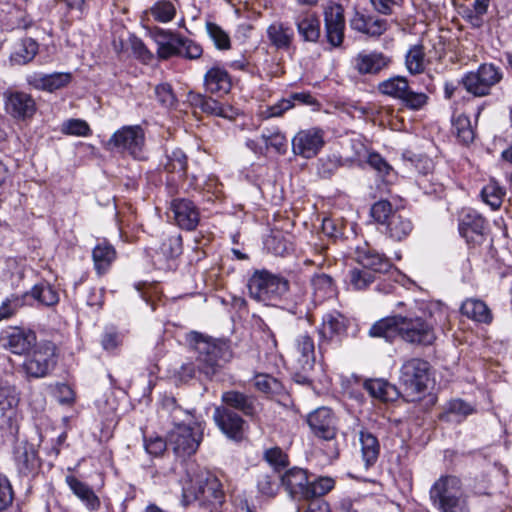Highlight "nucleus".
<instances>
[{"label": "nucleus", "instance_id": "obj_3", "mask_svg": "<svg viewBox=\"0 0 512 512\" xmlns=\"http://www.w3.org/2000/svg\"><path fill=\"white\" fill-rule=\"evenodd\" d=\"M429 495L440 512H470L462 482L456 476H441L430 488Z\"/></svg>", "mask_w": 512, "mask_h": 512}, {"label": "nucleus", "instance_id": "obj_59", "mask_svg": "<svg viewBox=\"0 0 512 512\" xmlns=\"http://www.w3.org/2000/svg\"><path fill=\"white\" fill-rule=\"evenodd\" d=\"M129 41L132 53L136 59L141 61L143 64H149L153 61V53L146 47L140 38L132 36Z\"/></svg>", "mask_w": 512, "mask_h": 512}, {"label": "nucleus", "instance_id": "obj_25", "mask_svg": "<svg viewBox=\"0 0 512 512\" xmlns=\"http://www.w3.org/2000/svg\"><path fill=\"white\" fill-rule=\"evenodd\" d=\"M486 220L476 211L463 212L459 222V232L467 242H479L483 238Z\"/></svg>", "mask_w": 512, "mask_h": 512}, {"label": "nucleus", "instance_id": "obj_61", "mask_svg": "<svg viewBox=\"0 0 512 512\" xmlns=\"http://www.w3.org/2000/svg\"><path fill=\"white\" fill-rule=\"evenodd\" d=\"M394 212L391 203L387 200H380L371 207V216L381 224H386Z\"/></svg>", "mask_w": 512, "mask_h": 512}, {"label": "nucleus", "instance_id": "obj_4", "mask_svg": "<svg viewBox=\"0 0 512 512\" xmlns=\"http://www.w3.org/2000/svg\"><path fill=\"white\" fill-rule=\"evenodd\" d=\"M109 151L128 155L135 160L147 159L145 131L140 125H127L115 131L105 145Z\"/></svg>", "mask_w": 512, "mask_h": 512}, {"label": "nucleus", "instance_id": "obj_60", "mask_svg": "<svg viewBox=\"0 0 512 512\" xmlns=\"http://www.w3.org/2000/svg\"><path fill=\"white\" fill-rule=\"evenodd\" d=\"M367 163L382 178L388 177L393 172L392 166L377 152L368 154Z\"/></svg>", "mask_w": 512, "mask_h": 512}, {"label": "nucleus", "instance_id": "obj_10", "mask_svg": "<svg viewBox=\"0 0 512 512\" xmlns=\"http://www.w3.org/2000/svg\"><path fill=\"white\" fill-rule=\"evenodd\" d=\"M56 365L55 348L51 345L41 346L34 350L22 364L27 378H44Z\"/></svg>", "mask_w": 512, "mask_h": 512}, {"label": "nucleus", "instance_id": "obj_46", "mask_svg": "<svg viewBox=\"0 0 512 512\" xmlns=\"http://www.w3.org/2000/svg\"><path fill=\"white\" fill-rule=\"evenodd\" d=\"M364 387L372 397L382 401L391 400L395 392V388L383 379L367 380Z\"/></svg>", "mask_w": 512, "mask_h": 512}, {"label": "nucleus", "instance_id": "obj_2", "mask_svg": "<svg viewBox=\"0 0 512 512\" xmlns=\"http://www.w3.org/2000/svg\"><path fill=\"white\" fill-rule=\"evenodd\" d=\"M191 341L197 353L195 365L207 378L214 376L224 362L231 358L230 346L226 341L213 339L198 332L191 333Z\"/></svg>", "mask_w": 512, "mask_h": 512}, {"label": "nucleus", "instance_id": "obj_54", "mask_svg": "<svg viewBox=\"0 0 512 512\" xmlns=\"http://www.w3.org/2000/svg\"><path fill=\"white\" fill-rule=\"evenodd\" d=\"M279 479L280 477L276 471L272 473H261L257 480L259 492L268 497L275 496L279 487Z\"/></svg>", "mask_w": 512, "mask_h": 512}, {"label": "nucleus", "instance_id": "obj_27", "mask_svg": "<svg viewBox=\"0 0 512 512\" xmlns=\"http://www.w3.org/2000/svg\"><path fill=\"white\" fill-rule=\"evenodd\" d=\"M312 301L315 305L335 297L338 288L333 277L326 273H315L310 279Z\"/></svg>", "mask_w": 512, "mask_h": 512}, {"label": "nucleus", "instance_id": "obj_19", "mask_svg": "<svg viewBox=\"0 0 512 512\" xmlns=\"http://www.w3.org/2000/svg\"><path fill=\"white\" fill-rule=\"evenodd\" d=\"M213 419L227 437L234 440L242 439L245 421L236 412L228 407L219 406L214 410Z\"/></svg>", "mask_w": 512, "mask_h": 512}, {"label": "nucleus", "instance_id": "obj_63", "mask_svg": "<svg viewBox=\"0 0 512 512\" xmlns=\"http://www.w3.org/2000/svg\"><path fill=\"white\" fill-rule=\"evenodd\" d=\"M62 131L68 135L75 136H88L91 134V129L86 121L81 119H70L62 126Z\"/></svg>", "mask_w": 512, "mask_h": 512}, {"label": "nucleus", "instance_id": "obj_18", "mask_svg": "<svg viewBox=\"0 0 512 512\" xmlns=\"http://www.w3.org/2000/svg\"><path fill=\"white\" fill-rule=\"evenodd\" d=\"M26 81L35 90L53 93L67 87L72 81V74L70 72H53L50 74L33 72L26 76Z\"/></svg>", "mask_w": 512, "mask_h": 512}, {"label": "nucleus", "instance_id": "obj_15", "mask_svg": "<svg viewBox=\"0 0 512 512\" xmlns=\"http://www.w3.org/2000/svg\"><path fill=\"white\" fill-rule=\"evenodd\" d=\"M176 224L183 230L193 231L200 222V211L197 205L188 198H173L169 206Z\"/></svg>", "mask_w": 512, "mask_h": 512}, {"label": "nucleus", "instance_id": "obj_21", "mask_svg": "<svg viewBox=\"0 0 512 512\" xmlns=\"http://www.w3.org/2000/svg\"><path fill=\"white\" fill-rule=\"evenodd\" d=\"M6 111L14 118L26 119L36 112V103L30 94L15 91L6 94Z\"/></svg>", "mask_w": 512, "mask_h": 512}, {"label": "nucleus", "instance_id": "obj_20", "mask_svg": "<svg viewBox=\"0 0 512 512\" xmlns=\"http://www.w3.org/2000/svg\"><path fill=\"white\" fill-rule=\"evenodd\" d=\"M195 499L207 505L211 512L218 510L225 499L222 484L215 476H209L199 483Z\"/></svg>", "mask_w": 512, "mask_h": 512}, {"label": "nucleus", "instance_id": "obj_12", "mask_svg": "<svg viewBox=\"0 0 512 512\" xmlns=\"http://www.w3.org/2000/svg\"><path fill=\"white\" fill-rule=\"evenodd\" d=\"M36 334L30 329L7 327L0 333V345L15 355H25L36 345Z\"/></svg>", "mask_w": 512, "mask_h": 512}, {"label": "nucleus", "instance_id": "obj_36", "mask_svg": "<svg viewBox=\"0 0 512 512\" xmlns=\"http://www.w3.org/2000/svg\"><path fill=\"white\" fill-rule=\"evenodd\" d=\"M92 258L94 268L97 274L101 276L109 270L116 259V251L111 244L101 242L94 247L92 251Z\"/></svg>", "mask_w": 512, "mask_h": 512}, {"label": "nucleus", "instance_id": "obj_45", "mask_svg": "<svg viewBox=\"0 0 512 512\" xmlns=\"http://www.w3.org/2000/svg\"><path fill=\"white\" fill-rule=\"evenodd\" d=\"M265 247L276 256H283L293 249L289 235H285L281 231H272L265 240Z\"/></svg>", "mask_w": 512, "mask_h": 512}, {"label": "nucleus", "instance_id": "obj_50", "mask_svg": "<svg viewBox=\"0 0 512 512\" xmlns=\"http://www.w3.org/2000/svg\"><path fill=\"white\" fill-rule=\"evenodd\" d=\"M504 195V190L495 181H490L481 190V197L483 201L491 206L493 210H496L501 206Z\"/></svg>", "mask_w": 512, "mask_h": 512}, {"label": "nucleus", "instance_id": "obj_47", "mask_svg": "<svg viewBox=\"0 0 512 512\" xmlns=\"http://www.w3.org/2000/svg\"><path fill=\"white\" fill-rule=\"evenodd\" d=\"M26 296L27 294H11L6 297L0 304V322L15 316L19 309L24 306Z\"/></svg>", "mask_w": 512, "mask_h": 512}, {"label": "nucleus", "instance_id": "obj_35", "mask_svg": "<svg viewBox=\"0 0 512 512\" xmlns=\"http://www.w3.org/2000/svg\"><path fill=\"white\" fill-rule=\"evenodd\" d=\"M295 25L298 34L304 41L315 43L320 38V21L317 15L313 13L299 15L295 19Z\"/></svg>", "mask_w": 512, "mask_h": 512}, {"label": "nucleus", "instance_id": "obj_53", "mask_svg": "<svg viewBox=\"0 0 512 512\" xmlns=\"http://www.w3.org/2000/svg\"><path fill=\"white\" fill-rule=\"evenodd\" d=\"M159 253L167 259L178 257L182 253V237L180 234L166 236L160 247Z\"/></svg>", "mask_w": 512, "mask_h": 512}, {"label": "nucleus", "instance_id": "obj_31", "mask_svg": "<svg viewBox=\"0 0 512 512\" xmlns=\"http://www.w3.org/2000/svg\"><path fill=\"white\" fill-rule=\"evenodd\" d=\"M270 44L277 50L289 51L294 41V31L291 26L281 21L271 23L266 30Z\"/></svg>", "mask_w": 512, "mask_h": 512}, {"label": "nucleus", "instance_id": "obj_30", "mask_svg": "<svg viewBox=\"0 0 512 512\" xmlns=\"http://www.w3.org/2000/svg\"><path fill=\"white\" fill-rule=\"evenodd\" d=\"M295 351L300 368L306 372H311L316 361L315 344L312 336L308 333L298 335L295 339Z\"/></svg>", "mask_w": 512, "mask_h": 512}, {"label": "nucleus", "instance_id": "obj_24", "mask_svg": "<svg viewBox=\"0 0 512 512\" xmlns=\"http://www.w3.org/2000/svg\"><path fill=\"white\" fill-rule=\"evenodd\" d=\"M350 26L368 36L379 37L388 30L389 23L386 19L357 11L350 20Z\"/></svg>", "mask_w": 512, "mask_h": 512}, {"label": "nucleus", "instance_id": "obj_37", "mask_svg": "<svg viewBox=\"0 0 512 512\" xmlns=\"http://www.w3.org/2000/svg\"><path fill=\"white\" fill-rule=\"evenodd\" d=\"M399 322L400 315L382 318L371 326L369 335L371 337L384 338L386 341L391 342L397 335L399 336Z\"/></svg>", "mask_w": 512, "mask_h": 512}, {"label": "nucleus", "instance_id": "obj_57", "mask_svg": "<svg viewBox=\"0 0 512 512\" xmlns=\"http://www.w3.org/2000/svg\"><path fill=\"white\" fill-rule=\"evenodd\" d=\"M206 29L218 49L227 50L230 48V38L220 26L213 22H207Z\"/></svg>", "mask_w": 512, "mask_h": 512}, {"label": "nucleus", "instance_id": "obj_9", "mask_svg": "<svg viewBox=\"0 0 512 512\" xmlns=\"http://www.w3.org/2000/svg\"><path fill=\"white\" fill-rule=\"evenodd\" d=\"M202 440L198 426L180 425L174 427L168 435V442L178 457L194 454Z\"/></svg>", "mask_w": 512, "mask_h": 512}, {"label": "nucleus", "instance_id": "obj_26", "mask_svg": "<svg viewBox=\"0 0 512 512\" xmlns=\"http://www.w3.org/2000/svg\"><path fill=\"white\" fill-rule=\"evenodd\" d=\"M204 87L210 94H228L232 88L231 76L225 68L214 65L204 75Z\"/></svg>", "mask_w": 512, "mask_h": 512}, {"label": "nucleus", "instance_id": "obj_58", "mask_svg": "<svg viewBox=\"0 0 512 512\" xmlns=\"http://www.w3.org/2000/svg\"><path fill=\"white\" fill-rule=\"evenodd\" d=\"M155 96L157 101L166 108H172L176 105L177 98L169 83H160L155 87Z\"/></svg>", "mask_w": 512, "mask_h": 512}, {"label": "nucleus", "instance_id": "obj_29", "mask_svg": "<svg viewBox=\"0 0 512 512\" xmlns=\"http://www.w3.org/2000/svg\"><path fill=\"white\" fill-rule=\"evenodd\" d=\"M391 59L377 51L359 53L354 59V67L359 74H377L387 68Z\"/></svg>", "mask_w": 512, "mask_h": 512}, {"label": "nucleus", "instance_id": "obj_56", "mask_svg": "<svg viewBox=\"0 0 512 512\" xmlns=\"http://www.w3.org/2000/svg\"><path fill=\"white\" fill-rule=\"evenodd\" d=\"M20 402V393L14 386H7L0 389V409L10 411L17 408Z\"/></svg>", "mask_w": 512, "mask_h": 512}, {"label": "nucleus", "instance_id": "obj_17", "mask_svg": "<svg viewBox=\"0 0 512 512\" xmlns=\"http://www.w3.org/2000/svg\"><path fill=\"white\" fill-rule=\"evenodd\" d=\"M187 101L192 107L201 110V112L207 115L225 119H234L238 114L237 110L231 105L221 103L218 100L201 93L189 92Z\"/></svg>", "mask_w": 512, "mask_h": 512}, {"label": "nucleus", "instance_id": "obj_23", "mask_svg": "<svg viewBox=\"0 0 512 512\" xmlns=\"http://www.w3.org/2000/svg\"><path fill=\"white\" fill-rule=\"evenodd\" d=\"M355 259L364 269L374 273H387L392 268L391 261L369 246L357 247Z\"/></svg>", "mask_w": 512, "mask_h": 512}, {"label": "nucleus", "instance_id": "obj_6", "mask_svg": "<svg viewBox=\"0 0 512 512\" xmlns=\"http://www.w3.org/2000/svg\"><path fill=\"white\" fill-rule=\"evenodd\" d=\"M504 77L503 69L494 63H483L463 75L459 83L474 97H485Z\"/></svg>", "mask_w": 512, "mask_h": 512}, {"label": "nucleus", "instance_id": "obj_41", "mask_svg": "<svg viewBox=\"0 0 512 512\" xmlns=\"http://www.w3.org/2000/svg\"><path fill=\"white\" fill-rule=\"evenodd\" d=\"M38 52V44L32 38H25L16 45L11 54V61L18 65L30 62Z\"/></svg>", "mask_w": 512, "mask_h": 512}, {"label": "nucleus", "instance_id": "obj_64", "mask_svg": "<svg viewBox=\"0 0 512 512\" xmlns=\"http://www.w3.org/2000/svg\"><path fill=\"white\" fill-rule=\"evenodd\" d=\"M180 50H182V57L189 60L199 59L203 54V48L195 41L180 36Z\"/></svg>", "mask_w": 512, "mask_h": 512}, {"label": "nucleus", "instance_id": "obj_38", "mask_svg": "<svg viewBox=\"0 0 512 512\" xmlns=\"http://www.w3.org/2000/svg\"><path fill=\"white\" fill-rule=\"evenodd\" d=\"M413 230L411 220L400 212H394L390 220L386 223V231L390 238L401 241L406 238Z\"/></svg>", "mask_w": 512, "mask_h": 512}, {"label": "nucleus", "instance_id": "obj_16", "mask_svg": "<svg viewBox=\"0 0 512 512\" xmlns=\"http://www.w3.org/2000/svg\"><path fill=\"white\" fill-rule=\"evenodd\" d=\"M324 22L327 41L333 47H339L344 39V10L340 4L329 3L324 8Z\"/></svg>", "mask_w": 512, "mask_h": 512}, {"label": "nucleus", "instance_id": "obj_44", "mask_svg": "<svg viewBox=\"0 0 512 512\" xmlns=\"http://www.w3.org/2000/svg\"><path fill=\"white\" fill-rule=\"evenodd\" d=\"M162 165L168 173H176L184 178L187 170V156L182 150L174 149L166 154Z\"/></svg>", "mask_w": 512, "mask_h": 512}, {"label": "nucleus", "instance_id": "obj_33", "mask_svg": "<svg viewBox=\"0 0 512 512\" xmlns=\"http://www.w3.org/2000/svg\"><path fill=\"white\" fill-rule=\"evenodd\" d=\"M65 481L71 491L90 511H96L100 508L101 502L94 490L86 483L80 481L73 475H68Z\"/></svg>", "mask_w": 512, "mask_h": 512}, {"label": "nucleus", "instance_id": "obj_11", "mask_svg": "<svg viewBox=\"0 0 512 512\" xmlns=\"http://www.w3.org/2000/svg\"><path fill=\"white\" fill-rule=\"evenodd\" d=\"M324 136V131L318 127L300 130L291 141L293 153L304 159L314 158L325 145Z\"/></svg>", "mask_w": 512, "mask_h": 512}, {"label": "nucleus", "instance_id": "obj_22", "mask_svg": "<svg viewBox=\"0 0 512 512\" xmlns=\"http://www.w3.org/2000/svg\"><path fill=\"white\" fill-rule=\"evenodd\" d=\"M282 485L295 500H308L309 479L305 470L294 467L281 477Z\"/></svg>", "mask_w": 512, "mask_h": 512}, {"label": "nucleus", "instance_id": "obj_55", "mask_svg": "<svg viewBox=\"0 0 512 512\" xmlns=\"http://www.w3.org/2000/svg\"><path fill=\"white\" fill-rule=\"evenodd\" d=\"M334 480L330 477H320L309 484L308 500L321 499V497L330 492L334 487Z\"/></svg>", "mask_w": 512, "mask_h": 512}, {"label": "nucleus", "instance_id": "obj_52", "mask_svg": "<svg viewBox=\"0 0 512 512\" xmlns=\"http://www.w3.org/2000/svg\"><path fill=\"white\" fill-rule=\"evenodd\" d=\"M254 380L255 387L267 395L279 394L283 390L282 383L271 375L259 373Z\"/></svg>", "mask_w": 512, "mask_h": 512}, {"label": "nucleus", "instance_id": "obj_7", "mask_svg": "<svg viewBox=\"0 0 512 512\" xmlns=\"http://www.w3.org/2000/svg\"><path fill=\"white\" fill-rule=\"evenodd\" d=\"M430 365L420 358L406 360L400 368V384L409 401H417L427 388Z\"/></svg>", "mask_w": 512, "mask_h": 512}, {"label": "nucleus", "instance_id": "obj_42", "mask_svg": "<svg viewBox=\"0 0 512 512\" xmlns=\"http://www.w3.org/2000/svg\"><path fill=\"white\" fill-rule=\"evenodd\" d=\"M405 65L409 73H423L426 67V57L424 47L421 44L409 48L405 56Z\"/></svg>", "mask_w": 512, "mask_h": 512}, {"label": "nucleus", "instance_id": "obj_49", "mask_svg": "<svg viewBox=\"0 0 512 512\" xmlns=\"http://www.w3.org/2000/svg\"><path fill=\"white\" fill-rule=\"evenodd\" d=\"M375 281V275L362 268H353L348 274V283L354 290H365Z\"/></svg>", "mask_w": 512, "mask_h": 512}, {"label": "nucleus", "instance_id": "obj_43", "mask_svg": "<svg viewBox=\"0 0 512 512\" xmlns=\"http://www.w3.org/2000/svg\"><path fill=\"white\" fill-rule=\"evenodd\" d=\"M29 295L44 306H54L59 302V293L47 282L34 285Z\"/></svg>", "mask_w": 512, "mask_h": 512}, {"label": "nucleus", "instance_id": "obj_32", "mask_svg": "<svg viewBox=\"0 0 512 512\" xmlns=\"http://www.w3.org/2000/svg\"><path fill=\"white\" fill-rule=\"evenodd\" d=\"M460 311L462 315L468 319L479 323L489 325L493 321V314L488 305L481 299L468 298L466 299L461 307Z\"/></svg>", "mask_w": 512, "mask_h": 512}, {"label": "nucleus", "instance_id": "obj_62", "mask_svg": "<svg viewBox=\"0 0 512 512\" xmlns=\"http://www.w3.org/2000/svg\"><path fill=\"white\" fill-rule=\"evenodd\" d=\"M264 458L274 467L276 472L288 465V456L279 447L267 449L264 453Z\"/></svg>", "mask_w": 512, "mask_h": 512}, {"label": "nucleus", "instance_id": "obj_34", "mask_svg": "<svg viewBox=\"0 0 512 512\" xmlns=\"http://www.w3.org/2000/svg\"><path fill=\"white\" fill-rule=\"evenodd\" d=\"M224 407H228L241 411L246 416H254L256 414L255 399L247 394L239 391H226L221 396Z\"/></svg>", "mask_w": 512, "mask_h": 512}, {"label": "nucleus", "instance_id": "obj_13", "mask_svg": "<svg viewBox=\"0 0 512 512\" xmlns=\"http://www.w3.org/2000/svg\"><path fill=\"white\" fill-rule=\"evenodd\" d=\"M349 320L338 311H333L323 316L322 323L318 328L319 344L318 349L322 354L325 346L334 338H342L347 334Z\"/></svg>", "mask_w": 512, "mask_h": 512}, {"label": "nucleus", "instance_id": "obj_40", "mask_svg": "<svg viewBox=\"0 0 512 512\" xmlns=\"http://www.w3.org/2000/svg\"><path fill=\"white\" fill-rule=\"evenodd\" d=\"M360 443L362 458L366 467L374 465L380 453V444L377 437L371 432L363 430L360 432Z\"/></svg>", "mask_w": 512, "mask_h": 512}, {"label": "nucleus", "instance_id": "obj_5", "mask_svg": "<svg viewBox=\"0 0 512 512\" xmlns=\"http://www.w3.org/2000/svg\"><path fill=\"white\" fill-rule=\"evenodd\" d=\"M286 279L266 270L256 271L248 282L250 296L265 305H275L288 291Z\"/></svg>", "mask_w": 512, "mask_h": 512}, {"label": "nucleus", "instance_id": "obj_8", "mask_svg": "<svg viewBox=\"0 0 512 512\" xmlns=\"http://www.w3.org/2000/svg\"><path fill=\"white\" fill-rule=\"evenodd\" d=\"M378 90L384 95L401 101L404 107L413 111L423 109L429 101L428 94L414 91L404 76H395L380 82Z\"/></svg>", "mask_w": 512, "mask_h": 512}, {"label": "nucleus", "instance_id": "obj_51", "mask_svg": "<svg viewBox=\"0 0 512 512\" xmlns=\"http://www.w3.org/2000/svg\"><path fill=\"white\" fill-rule=\"evenodd\" d=\"M453 129L457 138L463 144H469L473 142L475 133L471 125L470 118L466 115H459L453 121Z\"/></svg>", "mask_w": 512, "mask_h": 512}, {"label": "nucleus", "instance_id": "obj_14", "mask_svg": "<svg viewBox=\"0 0 512 512\" xmlns=\"http://www.w3.org/2000/svg\"><path fill=\"white\" fill-rule=\"evenodd\" d=\"M307 423L315 437L330 441L337 435V420L330 408L319 407L307 417Z\"/></svg>", "mask_w": 512, "mask_h": 512}, {"label": "nucleus", "instance_id": "obj_1", "mask_svg": "<svg viewBox=\"0 0 512 512\" xmlns=\"http://www.w3.org/2000/svg\"><path fill=\"white\" fill-rule=\"evenodd\" d=\"M421 315L409 313L400 315L399 337L410 344L432 345L436 339L435 324L445 315L444 307L438 302H429L420 307Z\"/></svg>", "mask_w": 512, "mask_h": 512}, {"label": "nucleus", "instance_id": "obj_28", "mask_svg": "<svg viewBox=\"0 0 512 512\" xmlns=\"http://www.w3.org/2000/svg\"><path fill=\"white\" fill-rule=\"evenodd\" d=\"M15 462L19 473L25 476L35 474L40 468L38 452L33 444L21 443L15 450Z\"/></svg>", "mask_w": 512, "mask_h": 512}, {"label": "nucleus", "instance_id": "obj_48", "mask_svg": "<svg viewBox=\"0 0 512 512\" xmlns=\"http://www.w3.org/2000/svg\"><path fill=\"white\" fill-rule=\"evenodd\" d=\"M152 17L161 23H167L174 19L176 7L172 0H159L151 8Z\"/></svg>", "mask_w": 512, "mask_h": 512}, {"label": "nucleus", "instance_id": "obj_39", "mask_svg": "<svg viewBox=\"0 0 512 512\" xmlns=\"http://www.w3.org/2000/svg\"><path fill=\"white\" fill-rule=\"evenodd\" d=\"M163 409L169 412L174 427L180 425L198 426L192 411L182 409L174 398H166L163 401Z\"/></svg>", "mask_w": 512, "mask_h": 512}]
</instances>
